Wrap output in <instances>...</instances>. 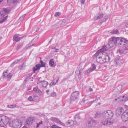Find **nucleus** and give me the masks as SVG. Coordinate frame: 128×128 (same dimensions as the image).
Wrapping results in <instances>:
<instances>
[{"label": "nucleus", "mask_w": 128, "mask_h": 128, "mask_svg": "<svg viewBox=\"0 0 128 128\" xmlns=\"http://www.w3.org/2000/svg\"><path fill=\"white\" fill-rule=\"evenodd\" d=\"M54 52H57L58 51V49H56L55 50H54Z\"/></svg>", "instance_id": "obj_62"}, {"label": "nucleus", "mask_w": 128, "mask_h": 128, "mask_svg": "<svg viewBox=\"0 0 128 128\" xmlns=\"http://www.w3.org/2000/svg\"><path fill=\"white\" fill-rule=\"evenodd\" d=\"M125 111L124 109L122 107L118 108L116 111V113L117 116L121 117Z\"/></svg>", "instance_id": "obj_8"}, {"label": "nucleus", "mask_w": 128, "mask_h": 128, "mask_svg": "<svg viewBox=\"0 0 128 128\" xmlns=\"http://www.w3.org/2000/svg\"><path fill=\"white\" fill-rule=\"evenodd\" d=\"M70 77L69 76H67L64 78L62 80V82H63L65 81L66 80H68Z\"/></svg>", "instance_id": "obj_36"}, {"label": "nucleus", "mask_w": 128, "mask_h": 128, "mask_svg": "<svg viewBox=\"0 0 128 128\" xmlns=\"http://www.w3.org/2000/svg\"><path fill=\"white\" fill-rule=\"evenodd\" d=\"M40 66L41 67H45L46 63L45 62H44L42 60H41L40 62Z\"/></svg>", "instance_id": "obj_28"}, {"label": "nucleus", "mask_w": 128, "mask_h": 128, "mask_svg": "<svg viewBox=\"0 0 128 128\" xmlns=\"http://www.w3.org/2000/svg\"><path fill=\"white\" fill-rule=\"evenodd\" d=\"M12 8L8 9L6 8H3V10L2 11H4L7 14H9Z\"/></svg>", "instance_id": "obj_24"}, {"label": "nucleus", "mask_w": 128, "mask_h": 128, "mask_svg": "<svg viewBox=\"0 0 128 128\" xmlns=\"http://www.w3.org/2000/svg\"><path fill=\"white\" fill-rule=\"evenodd\" d=\"M38 89V87L36 86L34 88L33 90L35 92H36L37 91Z\"/></svg>", "instance_id": "obj_52"}, {"label": "nucleus", "mask_w": 128, "mask_h": 128, "mask_svg": "<svg viewBox=\"0 0 128 128\" xmlns=\"http://www.w3.org/2000/svg\"><path fill=\"white\" fill-rule=\"evenodd\" d=\"M93 71L91 70V68L88 69L86 71V74H89L90 72H92Z\"/></svg>", "instance_id": "obj_34"}, {"label": "nucleus", "mask_w": 128, "mask_h": 128, "mask_svg": "<svg viewBox=\"0 0 128 128\" xmlns=\"http://www.w3.org/2000/svg\"><path fill=\"white\" fill-rule=\"evenodd\" d=\"M13 40L16 42H18L20 40V38L14 35L13 37Z\"/></svg>", "instance_id": "obj_21"}, {"label": "nucleus", "mask_w": 128, "mask_h": 128, "mask_svg": "<svg viewBox=\"0 0 128 128\" xmlns=\"http://www.w3.org/2000/svg\"><path fill=\"white\" fill-rule=\"evenodd\" d=\"M56 78H57V80H56V83L54 84V82L53 83H52L53 85L54 84V85L55 84H56V82H58V80H59V77H56Z\"/></svg>", "instance_id": "obj_53"}, {"label": "nucleus", "mask_w": 128, "mask_h": 128, "mask_svg": "<svg viewBox=\"0 0 128 128\" xmlns=\"http://www.w3.org/2000/svg\"><path fill=\"white\" fill-rule=\"evenodd\" d=\"M117 44L120 47L124 48L126 46L128 40L124 37H117Z\"/></svg>", "instance_id": "obj_2"}, {"label": "nucleus", "mask_w": 128, "mask_h": 128, "mask_svg": "<svg viewBox=\"0 0 128 128\" xmlns=\"http://www.w3.org/2000/svg\"><path fill=\"white\" fill-rule=\"evenodd\" d=\"M43 82L42 86L43 87L46 88L48 84V82H47L44 80L43 81H41L40 83Z\"/></svg>", "instance_id": "obj_22"}, {"label": "nucleus", "mask_w": 128, "mask_h": 128, "mask_svg": "<svg viewBox=\"0 0 128 128\" xmlns=\"http://www.w3.org/2000/svg\"><path fill=\"white\" fill-rule=\"evenodd\" d=\"M124 96V98H122V102H126L128 100V98L126 96Z\"/></svg>", "instance_id": "obj_35"}, {"label": "nucleus", "mask_w": 128, "mask_h": 128, "mask_svg": "<svg viewBox=\"0 0 128 128\" xmlns=\"http://www.w3.org/2000/svg\"><path fill=\"white\" fill-rule=\"evenodd\" d=\"M126 108L127 110H125L121 116L122 120L124 122H125L128 120V106H126Z\"/></svg>", "instance_id": "obj_7"}, {"label": "nucleus", "mask_w": 128, "mask_h": 128, "mask_svg": "<svg viewBox=\"0 0 128 128\" xmlns=\"http://www.w3.org/2000/svg\"><path fill=\"white\" fill-rule=\"evenodd\" d=\"M96 101V99H95V100H94L93 101H91L90 102L92 104L95 101Z\"/></svg>", "instance_id": "obj_61"}, {"label": "nucleus", "mask_w": 128, "mask_h": 128, "mask_svg": "<svg viewBox=\"0 0 128 128\" xmlns=\"http://www.w3.org/2000/svg\"><path fill=\"white\" fill-rule=\"evenodd\" d=\"M50 120L53 121L58 123H60L61 122L59 120L58 118L55 117H52L50 118Z\"/></svg>", "instance_id": "obj_17"}, {"label": "nucleus", "mask_w": 128, "mask_h": 128, "mask_svg": "<svg viewBox=\"0 0 128 128\" xmlns=\"http://www.w3.org/2000/svg\"><path fill=\"white\" fill-rule=\"evenodd\" d=\"M102 48L101 49L98 50L96 51V52L95 54V55L96 56H97L99 54H103V53H104V52H103L105 51H106L107 50H108V49L106 48L104 45L102 46Z\"/></svg>", "instance_id": "obj_10"}, {"label": "nucleus", "mask_w": 128, "mask_h": 128, "mask_svg": "<svg viewBox=\"0 0 128 128\" xmlns=\"http://www.w3.org/2000/svg\"><path fill=\"white\" fill-rule=\"evenodd\" d=\"M102 54H99L97 56H96L95 54L94 55V56H96V60L100 64H103L106 62V60H105L104 55Z\"/></svg>", "instance_id": "obj_6"}, {"label": "nucleus", "mask_w": 128, "mask_h": 128, "mask_svg": "<svg viewBox=\"0 0 128 128\" xmlns=\"http://www.w3.org/2000/svg\"><path fill=\"white\" fill-rule=\"evenodd\" d=\"M52 128H61L58 126L56 125H52Z\"/></svg>", "instance_id": "obj_55"}, {"label": "nucleus", "mask_w": 128, "mask_h": 128, "mask_svg": "<svg viewBox=\"0 0 128 128\" xmlns=\"http://www.w3.org/2000/svg\"><path fill=\"white\" fill-rule=\"evenodd\" d=\"M102 116V114L99 112H97L96 114H95V116L94 117L95 118H100Z\"/></svg>", "instance_id": "obj_18"}, {"label": "nucleus", "mask_w": 128, "mask_h": 128, "mask_svg": "<svg viewBox=\"0 0 128 128\" xmlns=\"http://www.w3.org/2000/svg\"><path fill=\"white\" fill-rule=\"evenodd\" d=\"M106 47L107 49L109 48L112 47V46H111L110 44H109V43H108V44H107L106 45H104Z\"/></svg>", "instance_id": "obj_45"}, {"label": "nucleus", "mask_w": 128, "mask_h": 128, "mask_svg": "<svg viewBox=\"0 0 128 128\" xmlns=\"http://www.w3.org/2000/svg\"><path fill=\"white\" fill-rule=\"evenodd\" d=\"M22 125V123L20 120L17 121H14V128H20Z\"/></svg>", "instance_id": "obj_11"}, {"label": "nucleus", "mask_w": 128, "mask_h": 128, "mask_svg": "<svg viewBox=\"0 0 128 128\" xmlns=\"http://www.w3.org/2000/svg\"><path fill=\"white\" fill-rule=\"evenodd\" d=\"M8 16H6V17H4L3 18L4 19V20H6L7 19Z\"/></svg>", "instance_id": "obj_59"}, {"label": "nucleus", "mask_w": 128, "mask_h": 128, "mask_svg": "<svg viewBox=\"0 0 128 128\" xmlns=\"http://www.w3.org/2000/svg\"><path fill=\"white\" fill-rule=\"evenodd\" d=\"M124 48L123 49L122 48H119L117 50V52L119 53L120 54H123L125 52Z\"/></svg>", "instance_id": "obj_20"}, {"label": "nucleus", "mask_w": 128, "mask_h": 128, "mask_svg": "<svg viewBox=\"0 0 128 128\" xmlns=\"http://www.w3.org/2000/svg\"><path fill=\"white\" fill-rule=\"evenodd\" d=\"M33 40H32L31 42H30L28 44V47L26 48V49H27L28 48H30L32 46H33L34 45V44H32V45H30V43H32V41H33Z\"/></svg>", "instance_id": "obj_44"}, {"label": "nucleus", "mask_w": 128, "mask_h": 128, "mask_svg": "<svg viewBox=\"0 0 128 128\" xmlns=\"http://www.w3.org/2000/svg\"><path fill=\"white\" fill-rule=\"evenodd\" d=\"M80 92L78 91H75L72 92L70 95V103L72 104L76 101L79 96Z\"/></svg>", "instance_id": "obj_3"}, {"label": "nucleus", "mask_w": 128, "mask_h": 128, "mask_svg": "<svg viewBox=\"0 0 128 128\" xmlns=\"http://www.w3.org/2000/svg\"><path fill=\"white\" fill-rule=\"evenodd\" d=\"M22 58H21L20 59H19L16 60V62L17 63L18 62L20 61H21V60L22 59Z\"/></svg>", "instance_id": "obj_57"}, {"label": "nucleus", "mask_w": 128, "mask_h": 128, "mask_svg": "<svg viewBox=\"0 0 128 128\" xmlns=\"http://www.w3.org/2000/svg\"><path fill=\"white\" fill-rule=\"evenodd\" d=\"M5 21V20L3 18V19H2V20L0 21V24H2Z\"/></svg>", "instance_id": "obj_56"}, {"label": "nucleus", "mask_w": 128, "mask_h": 128, "mask_svg": "<svg viewBox=\"0 0 128 128\" xmlns=\"http://www.w3.org/2000/svg\"><path fill=\"white\" fill-rule=\"evenodd\" d=\"M92 68H91V69L93 71L96 68V66L94 64H92Z\"/></svg>", "instance_id": "obj_41"}, {"label": "nucleus", "mask_w": 128, "mask_h": 128, "mask_svg": "<svg viewBox=\"0 0 128 128\" xmlns=\"http://www.w3.org/2000/svg\"><path fill=\"white\" fill-rule=\"evenodd\" d=\"M103 13H101L97 16H95L94 18V20H96L98 19H100L103 17L104 16Z\"/></svg>", "instance_id": "obj_15"}, {"label": "nucleus", "mask_w": 128, "mask_h": 128, "mask_svg": "<svg viewBox=\"0 0 128 128\" xmlns=\"http://www.w3.org/2000/svg\"><path fill=\"white\" fill-rule=\"evenodd\" d=\"M42 124V121H41L40 122L38 123H37V125L36 126V128H37L38 127H39V126L41 124Z\"/></svg>", "instance_id": "obj_51"}, {"label": "nucleus", "mask_w": 128, "mask_h": 128, "mask_svg": "<svg viewBox=\"0 0 128 128\" xmlns=\"http://www.w3.org/2000/svg\"><path fill=\"white\" fill-rule=\"evenodd\" d=\"M13 4H14L18 3L19 2V0H12Z\"/></svg>", "instance_id": "obj_54"}, {"label": "nucleus", "mask_w": 128, "mask_h": 128, "mask_svg": "<svg viewBox=\"0 0 128 128\" xmlns=\"http://www.w3.org/2000/svg\"><path fill=\"white\" fill-rule=\"evenodd\" d=\"M41 68L40 66V64H39L35 65V66H34L32 70L33 71V73H35L36 71L40 70Z\"/></svg>", "instance_id": "obj_12"}, {"label": "nucleus", "mask_w": 128, "mask_h": 128, "mask_svg": "<svg viewBox=\"0 0 128 128\" xmlns=\"http://www.w3.org/2000/svg\"><path fill=\"white\" fill-rule=\"evenodd\" d=\"M26 16V14H24L20 17V20H22Z\"/></svg>", "instance_id": "obj_50"}, {"label": "nucleus", "mask_w": 128, "mask_h": 128, "mask_svg": "<svg viewBox=\"0 0 128 128\" xmlns=\"http://www.w3.org/2000/svg\"><path fill=\"white\" fill-rule=\"evenodd\" d=\"M16 63H17L16 62V60H15L11 64L10 66L12 67H13Z\"/></svg>", "instance_id": "obj_47"}, {"label": "nucleus", "mask_w": 128, "mask_h": 128, "mask_svg": "<svg viewBox=\"0 0 128 128\" xmlns=\"http://www.w3.org/2000/svg\"><path fill=\"white\" fill-rule=\"evenodd\" d=\"M54 60L53 59H51L49 62V65L51 67H53L54 66Z\"/></svg>", "instance_id": "obj_25"}, {"label": "nucleus", "mask_w": 128, "mask_h": 128, "mask_svg": "<svg viewBox=\"0 0 128 128\" xmlns=\"http://www.w3.org/2000/svg\"><path fill=\"white\" fill-rule=\"evenodd\" d=\"M12 74L11 73H10L6 75V77L8 78V79H7V81H9L11 78L12 77Z\"/></svg>", "instance_id": "obj_27"}, {"label": "nucleus", "mask_w": 128, "mask_h": 128, "mask_svg": "<svg viewBox=\"0 0 128 128\" xmlns=\"http://www.w3.org/2000/svg\"><path fill=\"white\" fill-rule=\"evenodd\" d=\"M34 121V119L29 118L26 120V123L28 125L30 126L32 124Z\"/></svg>", "instance_id": "obj_14"}, {"label": "nucleus", "mask_w": 128, "mask_h": 128, "mask_svg": "<svg viewBox=\"0 0 128 128\" xmlns=\"http://www.w3.org/2000/svg\"><path fill=\"white\" fill-rule=\"evenodd\" d=\"M109 43L111 46H113L115 44H117V38L113 37L109 39Z\"/></svg>", "instance_id": "obj_9"}, {"label": "nucleus", "mask_w": 128, "mask_h": 128, "mask_svg": "<svg viewBox=\"0 0 128 128\" xmlns=\"http://www.w3.org/2000/svg\"><path fill=\"white\" fill-rule=\"evenodd\" d=\"M80 118L81 117L80 116V114H78L76 115L74 117L77 120H78L81 119Z\"/></svg>", "instance_id": "obj_33"}, {"label": "nucleus", "mask_w": 128, "mask_h": 128, "mask_svg": "<svg viewBox=\"0 0 128 128\" xmlns=\"http://www.w3.org/2000/svg\"><path fill=\"white\" fill-rule=\"evenodd\" d=\"M103 116L106 119L102 122L103 124L107 126L112 124L113 123L110 120L114 116V114L113 112L111 110H108L106 112H104L103 113Z\"/></svg>", "instance_id": "obj_1"}, {"label": "nucleus", "mask_w": 128, "mask_h": 128, "mask_svg": "<svg viewBox=\"0 0 128 128\" xmlns=\"http://www.w3.org/2000/svg\"><path fill=\"white\" fill-rule=\"evenodd\" d=\"M9 121V118L6 116H3L1 117L0 120V125L1 126H4L8 123Z\"/></svg>", "instance_id": "obj_4"}, {"label": "nucleus", "mask_w": 128, "mask_h": 128, "mask_svg": "<svg viewBox=\"0 0 128 128\" xmlns=\"http://www.w3.org/2000/svg\"><path fill=\"white\" fill-rule=\"evenodd\" d=\"M33 96L35 100H38L39 99V98L38 96L35 94H33Z\"/></svg>", "instance_id": "obj_40"}, {"label": "nucleus", "mask_w": 128, "mask_h": 128, "mask_svg": "<svg viewBox=\"0 0 128 128\" xmlns=\"http://www.w3.org/2000/svg\"><path fill=\"white\" fill-rule=\"evenodd\" d=\"M66 124L68 126H74V122L71 120H68V122H66Z\"/></svg>", "instance_id": "obj_16"}, {"label": "nucleus", "mask_w": 128, "mask_h": 128, "mask_svg": "<svg viewBox=\"0 0 128 128\" xmlns=\"http://www.w3.org/2000/svg\"><path fill=\"white\" fill-rule=\"evenodd\" d=\"M61 14V13L60 12H56L54 16L56 17L58 16Z\"/></svg>", "instance_id": "obj_46"}, {"label": "nucleus", "mask_w": 128, "mask_h": 128, "mask_svg": "<svg viewBox=\"0 0 128 128\" xmlns=\"http://www.w3.org/2000/svg\"><path fill=\"white\" fill-rule=\"evenodd\" d=\"M122 86L121 84H120L118 85V86L116 88V90H117V92H122Z\"/></svg>", "instance_id": "obj_19"}, {"label": "nucleus", "mask_w": 128, "mask_h": 128, "mask_svg": "<svg viewBox=\"0 0 128 128\" xmlns=\"http://www.w3.org/2000/svg\"><path fill=\"white\" fill-rule=\"evenodd\" d=\"M7 2L8 6H13V4L12 3V0H7Z\"/></svg>", "instance_id": "obj_32"}, {"label": "nucleus", "mask_w": 128, "mask_h": 128, "mask_svg": "<svg viewBox=\"0 0 128 128\" xmlns=\"http://www.w3.org/2000/svg\"><path fill=\"white\" fill-rule=\"evenodd\" d=\"M9 125L10 127L14 128V121L10 122L9 123Z\"/></svg>", "instance_id": "obj_39"}, {"label": "nucleus", "mask_w": 128, "mask_h": 128, "mask_svg": "<svg viewBox=\"0 0 128 128\" xmlns=\"http://www.w3.org/2000/svg\"><path fill=\"white\" fill-rule=\"evenodd\" d=\"M95 122V120H94L93 121H91L89 122H88V124L89 125H88V126L89 127H91L92 126V125L93 124V122H94V123H96Z\"/></svg>", "instance_id": "obj_30"}, {"label": "nucleus", "mask_w": 128, "mask_h": 128, "mask_svg": "<svg viewBox=\"0 0 128 128\" xmlns=\"http://www.w3.org/2000/svg\"><path fill=\"white\" fill-rule=\"evenodd\" d=\"M123 59V57L122 56H120L116 57L113 61L114 64L113 65V66H119L120 63H122V62Z\"/></svg>", "instance_id": "obj_5"}, {"label": "nucleus", "mask_w": 128, "mask_h": 128, "mask_svg": "<svg viewBox=\"0 0 128 128\" xmlns=\"http://www.w3.org/2000/svg\"><path fill=\"white\" fill-rule=\"evenodd\" d=\"M105 60H106V62H109L110 60V56L107 54H106V55H104Z\"/></svg>", "instance_id": "obj_13"}, {"label": "nucleus", "mask_w": 128, "mask_h": 128, "mask_svg": "<svg viewBox=\"0 0 128 128\" xmlns=\"http://www.w3.org/2000/svg\"><path fill=\"white\" fill-rule=\"evenodd\" d=\"M100 97H96V100H100Z\"/></svg>", "instance_id": "obj_63"}, {"label": "nucleus", "mask_w": 128, "mask_h": 128, "mask_svg": "<svg viewBox=\"0 0 128 128\" xmlns=\"http://www.w3.org/2000/svg\"><path fill=\"white\" fill-rule=\"evenodd\" d=\"M6 14V12L1 10L0 12V19H2V17H4Z\"/></svg>", "instance_id": "obj_23"}, {"label": "nucleus", "mask_w": 128, "mask_h": 128, "mask_svg": "<svg viewBox=\"0 0 128 128\" xmlns=\"http://www.w3.org/2000/svg\"><path fill=\"white\" fill-rule=\"evenodd\" d=\"M89 90L90 91V92H92V91L93 90L91 88H90L89 89Z\"/></svg>", "instance_id": "obj_60"}, {"label": "nucleus", "mask_w": 128, "mask_h": 128, "mask_svg": "<svg viewBox=\"0 0 128 128\" xmlns=\"http://www.w3.org/2000/svg\"><path fill=\"white\" fill-rule=\"evenodd\" d=\"M60 22V25L62 26H63L66 24L65 23H66V21L64 19L62 21L59 22Z\"/></svg>", "instance_id": "obj_29"}, {"label": "nucleus", "mask_w": 128, "mask_h": 128, "mask_svg": "<svg viewBox=\"0 0 128 128\" xmlns=\"http://www.w3.org/2000/svg\"><path fill=\"white\" fill-rule=\"evenodd\" d=\"M124 96H120L118 97V100H119L118 102H122V98H124Z\"/></svg>", "instance_id": "obj_38"}, {"label": "nucleus", "mask_w": 128, "mask_h": 128, "mask_svg": "<svg viewBox=\"0 0 128 128\" xmlns=\"http://www.w3.org/2000/svg\"><path fill=\"white\" fill-rule=\"evenodd\" d=\"M23 46L22 43H20L17 46L16 48V50H18L20 48Z\"/></svg>", "instance_id": "obj_31"}, {"label": "nucleus", "mask_w": 128, "mask_h": 128, "mask_svg": "<svg viewBox=\"0 0 128 128\" xmlns=\"http://www.w3.org/2000/svg\"><path fill=\"white\" fill-rule=\"evenodd\" d=\"M56 95V94L55 92H53L51 93V96L52 97H55Z\"/></svg>", "instance_id": "obj_49"}, {"label": "nucleus", "mask_w": 128, "mask_h": 128, "mask_svg": "<svg viewBox=\"0 0 128 128\" xmlns=\"http://www.w3.org/2000/svg\"><path fill=\"white\" fill-rule=\"evenodd\" d=\"M28 100L30 101H33L34 100L32 99V96H30L28 98Z\"/></svg>", "instance_id": "obj_48"}, {"label": "nucleus", "mask_w": 128, "mask_h": 128, "mask_svg": "<svg viewBox=\"0 0 128 128\" xmlns=\"http://www.w3.org/2000/svg\"><path fill=\"white\" fill-rule=\"evenodd\" d=\"M124 50H128V47L127 48L126 46L124 48Z\"/></svg>", "instance_id": "obj_64"}, {"label": "nucleus", "mask_w": 128, "mask_h": 128, "mask_svg": "<svg viewBox=\"0 0 128 128\" xmlns=\"http://www.w3.org/2000/svg\"><path fill=\"white\" fill-rule=\"evenodd\" d=\"M110 32L113 34H119V32L118 30L117 29L113 30Z\"/></svg>", "instance_id": "obj_26"}, {"label": "nucleus", "mask_w": 128, "mask_h": 128, "mask_svg": "<svg viewBox=\"0 0 128 128\" xmlns=\"http://www.w3.org/2000/svg\"><path fill=\"white\" fill-rule=\"evenodd\" d=\"M36 93H38L39 95L40 96L42 94V92L40 90L38 89L37 92H35Z\"/></svg>", "instance_id": "obj_43"}, {"label": "nucleus", "mask_w": 128, "mask_h": 128, "mask_svg": "<svg viewBox=\"0 0 128 128\" xmlns=\"http://www.w3.org/2000/svg\"><path fill=\"white\" fill-rule=\"evenodd\" d=\"M7 71H4V72L3 73L2 75V78H4L6 77V74H7Z\"/></svg>", "instance_id": "obj_37"}, {"label": "nucleus", "mask_w": 128, "mask_h": 128, "mask_svg": "<svg viewBox=\"0 0 128 128\" xmlns=\"http://www.w3.org/2000/svg\"><path fill=\"white\" fill-rule=\"evenodd\" d=\"M16 106L15 104L13 105H8V107L9 108H13L15 107Z\"/></svg>", "instance_id": "obj_42"}, {"label": "nucleus", "mask_w": 128, "mask_h": 128, "mask_svg": "<svg viewBox=\"0 0 128 128\" xmlns=\"http://www.w3.org/2000/svg\"><path fill=\"white\" fill-rule=\"evenodd\" d=\"M80 2L82 4H84L85 2V0H80Z\"/></svg>", "instance_id": "obj_58"}]
</instances>
